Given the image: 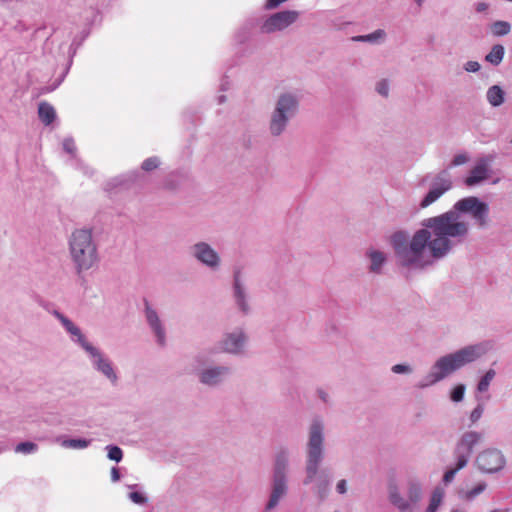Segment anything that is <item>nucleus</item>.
Returning <instances> with one entry per match:
<instances>
[{
	"mask_svg": "<svg viewBox=\"0 0 512 512\" xmlns=\"http://www.w3.org/2000/svg\"><path fill=\"white\" fill-rule=\"evenodd\" d=\"M486 97L491 106L498 107L505 101V92L499 85H493L487 90Z\"/></svg>",
	"mask_w": 512,
	"mask_h": 512,
	"instance_id": "412c9836",
	"label": "nucleus"
},
{
	"mask_svg": "<svg viewBox=\"0 0 512 512\" xmlns=\"http://www.w3.org/2000/svg\"><path fill=\"white\" fill-rule=\"evenodd\" d=\"M475 463L480 471L493 474L505 467L506 459L500 450L488 448L477 455Z\"/></svg>",
	"mask_w": 512,
	"mask_h": 512,
	"instance_id": "ddd939ff",
	"label": "nucleus"
},
{
	"mask_svg": "<svg viewBox=\"0 0 512 512\" xmlns=\"http://www.w3.org/2000/svg\"><path fill=\"white\" fill-rule=\"evenodd\" d=\"M421 0H418V4L420 3Z\"/></svg>",
	"mask_w": 512,
	"mask_h": 512,
	"instance_id": "603ef678",
	"label": "nucleus"
},
{
	"mask_svg": "<svg viewBox=\"0 0 512 512\" xmlns=\"http://www.w3.org/2000/svg\"><path fill=\"white\" fill-rule=\"evenodd\" d=\"M385 38L386 32L383 29H377L370 34L354 36L352 37V41L379 44L382 43L385 40Z\"/></svg>",
	"mask_w": 512,
	"mask_h": 512,
	"instance_id": "4be33fe9",
	"label": "nucleus"
},
{
	"mask_svg": "<svg viewBox=\"0 0 512 512\" xmlns=\"http://www.w3.org/2000/svg\"><path fill=\"white\" fill-rule=\"evenodd\" d=\"M291 453L287 447H280L274 457L270 474L268 500L264 512L275 510L289 493L291 475Z\"/></svg>",
	"mask_w": 512,
	"mask_h": 512,
	"instance_id": "39448f33",
	"label": "nucleus"
},
{
	"mask_svg": "<svg viewBox=\"0 0 512 512\" xmlns=\"http://www.w3.org/2000/svg\"><path fill=\"white\" fill-rule=\"evenodd\" d=\"M375 91L384 98L389 96L390 85L387 79L379 80L375 85Z\"/></svg>",
	"mask_w": 512,
	"mask_h": 512,
	"instance_id": "473e14b6",
	"label": "nucleus"
},
{
	"mask_svg": "<svg viewBox=\"0 0 512 512\" xmlns=\"http://www.w3.org/2000/svg\"><path fill=\"white\" fill-rule=\"evenodd\" d=\"M335 490L338 494L340 495H344L347 493V490H348V483H347V480L346 479H340L337 483H336V487H335Z\"/></svg>",
	"mask_w": 512,
	"mask_h": 512,
	"instance_id": "79ce46f5",
	"label": "nucleus"
},
{
	"mask_svg": "<svg viewBox=\"0 0 512 512\" xmlns=\"http://www.w3.org/2000/svg\"><path fill=\"white\" fill-rule=\"evenodd\" d=\"M445 492L441 487H436L432 493L430 504L426 510V512H436L442 500L444 498Z\"/></svg>",
	"mask_w": 512,
	"mask_h": 512,
	"instance_id": "a878e982",
	"label": "nucleus"
},
{
	"mask_svg": "<svg viewBox=\"0 0 512 512\" xmlns=\"http://www.w3.org/2000/svg\"><path fill=\"white\" fill-rule=\"evenodd\" d=\"M484 411L483 404H478L470 414V421L472 424L476 423L482 416Z\"/></svg>",
	"mask_w": 512,
	"mask_h": 512,
	"instance_id": "58836bf2",
	"label": "nucleus"
},
{
	"mask_svg": "<svg viewBox=\"0 0 512 512\" xmlns=\"http://www.w3.org/2000/svg\"><path fill=\"white\" fill-rule=\"evenodd\" d=\"M160 165V159L157 156H152L147 159H145L141 165V168L144 171H152L158 168Z\"/></svg>",
	"mask_w": 512,
	"mask_h": 512,
	"instance_id": "72a5a7b5",
	"label": "nucleus"
},
{
	"mask_svg": "<svg viewBox=\"0 0 512 512\" xmlns=\"http://www.w3.org/2000/svg\"><path fill=\"white\" fill-rule=\"evenodd\" d=\"M504 57V47L496 44L491 48V51L485 56V60L494 66H498Z\"/></svg>",
	"mask_w": 512,
	"mask_h": 512,
	"instance_id": "393cba45",
	"label": "nucleus"
},
{
	"mask_svg": "<svg viewBox=\"0 0 512 512\" xmlns=\"http://www.w3.org/2000/svg\"><path fill=\"white\" fill-rule=\"evenodd\" d=\"M365 258L369 262L367 266L369 273L374 275H382L384 273V267L388 262L387 253L374 247H369L365 251Z\"/></svg>",
	"mask_w": 512,
	"mask_h": 512,
	"instance_id": "aec40b11",
	"label": "nucleus"
},
{
	"mask_svg": "<svg viewBox=\"0 0 512 512\" xmlns=\"http://www.w3.org/2000/svg\"><path fill=\"white\" fill-rule=\"evenodd\" d=\"M193 366L198 382L209 389L223 386L232 374L229 365L209 363L205 353L195 355Z\"/></svg>",
	"mask_w": 512,
	"mask_h": 512,
	"instance_id": "1a4fd4ad",
	"label": "nucleus"
},
{
	"mask_svg": "<svg viewBox=\"0 0 512 512\" xmlns=\"http://www.w3.org/2000/svg\"><path fill=\"white\" fill-rule=\"evenodd\" d=\"M63 149L71 155H73L75 153L76 146H75V142H74L73 138H65L63 140Z\"/></svg>",
	"mask_w": 512,
	"mask_h": 512,
	"instance_id": "ea45409f",
	"label": "nucleus"
},
{
	"mask_svg": "<svg viewBox=\"0 0 512 512\" xmlns=\"http://www.w3.org/2000/svg\"><path fill=\"white\" fill-rule=\"evenodd\" d=\"M389 243L397 268L407 279L412 278L416 269V232L397 230L390 235Z\"/></svg>",
	"mask_w": 512,
	"mask_h": 512,
	"instance_id": "0eeeda50",
	"label": "nucleus"
},
{
	"mask_svg": "<svg viewBox=\"0 0 512 512\" xmlns=\"http://www.w3.org/2000/svg\"><path fill=\"white\" fill-rule=\"evenodd\" d=\"M461 214L470 215L480 229L489 225V205L476 196L462 198L451 210L425 219L421 224L426 229L418 230V268L432 263L422 260L426 252L434 260H439L454 246L466 241L470 225L461 218Z\"/></svg>",
	"mask_w": 512,
	"mask_h": 512,
	"instance_id": "f257e3e1",
	"label": "nucleus"
},
{
	"mask_svg": "<svg viewBox=\"0 0 512 512\" xmlns=\"http://www.w3.org/2000/svg\"><path fill=\"white\" fill-rule=\"evenodd\" d=\"M326 458L325 422L315 416L307 427L304 445V478L303 485L314 484V493L320 500L329 494L330 479L322 469Z\"/></svg>",
	"mask_w": 512,
	"mask_h": 512,
	"instance_id": "f03ea898",
	"label": "nucleus"
},
{
	"mask_svg": "<svg viewBox=\"0 0 512 512\" xmlns=\"http://www.w3.org/2000/svg\"><path fill=\"white\" fill-rule=\"evenodd\" d=\"M451 188L452 181L448 177L442 175L437 176L432 183L430 190L421 200L419 206L421 208H427Z\"/></svg>",
	"mask_w": 512,
	"mask_h": 512,
	"instance_id": "6ab92c4d",
	"label": "nucleus"
},
{
	"mask_svg": "<svg viewBox=\"0 0 512 512\" xmlns=\"http://www.w3.org/2000/svg\"><path fill=\"white\" fill-rule=\"evenodd\" d=\"M391 371L395 374L410 375L414 372V368L409 364H395L391 367Z\"/></svg>",
	"mask_w": 512,
	"mask_h": 512,
	"instance_id": "f704fd0d",
	"label": "nucleus"
},
{
	"mask_svg": "<svg viewBox=\"0 0 512 512\" xmlns=\"http://www.w3.org/2000/svg\"><path fill=\"white\" fill-rule=\"evenodd\" d=\"M300 17L296 10H282L267 16L260 25L262 34L282 32L293 25Z\"/></svg>",
	"mask_w": 512,
	"mask_h": 512,
	"instance_id": "9b49d317",
	"label": "nucleus"
},
{
	"mask_svg": "<svg viewBox=\"0 0 512 512\" xmlns=\"http://www.w3.org/2000/svg\"><path fill=\"white\" fill-rule=\"evenodd\" d=\"M39 119L45 124L50 125L56 118V112L52 105L47 102H41L38 107Z\"/></svg>",
	"mask_w": 512,
	"mask_h": 512,
	"instance_id": "5701e85b",
	"label": "nucleus"
},
{
	"mask_svg": "<svg viewBox=\"0 0 512 512\" xmlns=\"http://www.w3.org/2000/svg\"><path fill=\"white\" fill-rule=\"evenodd\" d=\"M38 449V446L33 442H21L15 447V452L17 453H23V454H31L36 452Z\"/></svg>",
	"mask_w": 512,
	"mask_h": 512,
	"instance_id": "2f4dec72",
	"label": "nucleus"
},
{
	"mask_svg": "<svg viewBox=\"0 0 512 512\" xmlns=\"http://www.w3.org/2000/svg\"><path fill=\"white\" fill-rule=\"evenodd\" d=\"M69 258L74 272L81 275L100 261L98 245L91 228H80L72 231L68 238Z\"/></svg>",
	"mask_w": 512,
	"mask_h": 512,
	"instance_id": "20e7f679",
	"label": "nucleus"
},
{
	"mask_svg": "<svg viewBox=\"0 0 512 512\" xmlns=\"http://www.w3.org/2000/svg\"><path fill=\"white\" fill-rule=\"evenodd\" d=\"M491 161L492 157L479 158L470 170V174L465 178L464 184L468 187H473L489 179L491 175Z\"/></svg>",
	"mask_w": 512,
	"mask_h": 512,
	"instance_id": "a211bd4d",
	"label": "nucleus"
},
{
	"mask_svg": "<svg viewBox=\"0 0 512 512\" xmlns=\"http://www.w3.org/2000/svg\"><path fill=\"white\" fill-rule=\"evenodd\" d=\"M388 498L399 512H415V495L412 489L407 494H402L396 485L390 484Z\"/></svg>",
	"mask_w": 512,
	"mask_h": 512,
	"instance_id": "f3484780",
	"label": "nucleus"
},
{
	"mask_svg": "<svg viewBox=\"0 0 512 512\" xmlns=\"http://www.w3.org/2000/svg\"><path fill=\"white\" fill-rule=\"evenodd\" d=\"M287 1L288 0H266L263 7L265 10H274Z\"/></svg>",
	"mask_w": 512,
	"mask_h": 512,
	"instance_id": "a19ab883",
	"label": "nucleus"
},
{
	"mask_svg": "<svg viewBox=\"0 0 512 512\" xmlns=\"http://www.w3.org/2000/svg\"><path fill=\"white\" fill-rule=\"evenodd\" d=\"M511 143H512V138H511Z\"/></svg>",
	"mask_w": 512,
	"mask_h": 512,
	"instance_id": "864d4df0",
	"label": "nucleus"
},
{
	"mask_svg": "<svg viewBox=\"0 0 512 512\" xmlns=\"http://www.w3.org/2000/svg\"><path fill=\"white\" fill-rule=\"evenodd\" d=\"M91 441L87 439H64L61 441V446L69 449H84L90 445Z\"/></svg>",
	"mask_w": 512,
	"mask_h": 512,
	"instance_id": "cd10ccee",
	"label": "nucleus"
},
{
	"mask_svg": "<svg viewBox=\"0 0 512 512\" xmlns=\"http://www.w3.org/2000/svg\"><path fill=\"white\" fill-rule=\"evenodd\" d=\"M248 335L245 330L241 327L235 328L233 331L226 333L221 342L220 346L223 352L230 355H243L245 348L248 343Z\"/></svg>",
	"mask_w": 512,
	"mask_h": 512,
	"instance_id": "2eb2a0df",
	"label": "nucleus"
},
{
	"mask_svg": "<svg viewBox=\"0 0 512 512\" xmlns=\"http://www.w3.org/2000/svg\"><path fill=\"white\" fill-rule=\"evenodd\" d=\"M483 439V433L466 431L459 438L454 449V456L459 461V467H465L473 453L474 447Z\"/></svg>",
	"mask_w": 512,
	"mask_h": 512,
	"instance_id": "f8f14e48",
	"label": "nucleus"
},
{
	"mask_svg": "<svg viewBox=\"0 0 512 512\" xmlns=\"http://www.w3.org/2000/svg\"><path fill=\"white\" fill-rule=\"evenodd\" d=\"M238 39H239L240 42H244L246 40V35L241 36V37L238 36Z\"/></svg>",
	"mask_w": 512,
	"mask_h": 512,
	"instance_id": "09e8293b",
	"label": "nucleus"
},
{
	"mask_svg": "<svg viewBox=\"0 0 512 512\" xmlns=\"http://www.w3.org/2000/svg\"><path fill=\"white\" fill-rule=\"evenodd\" d=\"M105 449L107 450V457L109 460L115 462H120L122 460L123 451L120 447L116 445H107Z\"/></svg>",
	"mask_w": 512,
	"mask_h": 512,
	"instance_id": "7c9ffc66",
	"label": "nucleus"
},
{
	"mask_svg": "<svg viewBox=\"0 0 512 512\" xmlns=\"http://www.w3.org/2000/svg\"><path fill=\"white\" fill-rule=\"evenodd\" d=\"M50 313L61 323L62 327L70 335L71 340L87 353L93 369L102 374L112 384H116L118 376L111 359L98 347L90 343L81 329L67 316L56 309L50 311Z\"/></svg>",
	"mask_w": 512,
	"mask_h": 512,
	"instance_id": "7ed1b4c3",
	"label": "nucleus"
},
{
	"mask_svg": "<svg viewBox=\"0 0 512 512\" xmlns=\"http://www.w3.org/2000/svg\"><path fill=\"white\" fill-rule=\"evenodd\" d=\"M226 96L225 95H220L218 98H217V102L218 104H223L224 102H226Z\"/></svg>",
	"mask_w": 512,
	"mask_h": 512,
	"instance_id": "de8ad7c7",
	"label": "nucleus"
},
{
	"mask_svg": "<svg viewBox=\"0 0 512 512\" xmlns=\"http://www.w3.org/2000/svg\"><path fill=\"white\" fill-rule=\"evenodd\" d=\"M470 160V157L467 153H460L454 156L451 161L452 166H460L467 163Z\"/></svg>",
	"mask_w": 512,
	"mask_h": 512,
	"instance_id": "4c0bfd02",
	"label": "nucleus"
},
{
	"mask_svg": "<svg viewBox=\"0 0 512 512\" xmlns=\"http://www.w3.org/2000/svg\"><path fill=\"white\" fill-rule=\"evenodd\" d=\"M491 512H502V511L495 509V510H492Z\"/></svg>",
	"mask_w": 512,
	"mask_h": 512,
	"instance_id": "3c124183",
	"label": "nucleus"
},
{
	"mask_svg": "<svg viewBox=\"0 0 512 512\" xmlns=\"http://www.w3.org/2000/svg\"><path fill=\"white\" fill-rule=\"evenodd\" d=\"M120 472L117 467H112L111 469V480L112 482H118L120 480Z\"/></svg>",
	"mask_w": 512,
	"mask_h": 512,
	"instance_id": "c03bdc74",
	"label": "nucleus"
},
{
	"mask_svg": "<svg viewBox=\"0 0 512 512\" xmlns=\"http://www.w3.org/2000/svg\"><path fill=\"white\" fill-rule=\"evenodd\" d=\"M484 353L485 349L482 345H470L439 358L421 386L426 387L443 380L464 365L477 360Z\"/></svg>",
	"mask_w": 512,
	"mask_h": 512,
	"instance_id": "423d86ee",
	"label": "nucleus"
},
{
	"mask_svg": "<svg viewBox=\"0 0 512 512\" xmlns=\"http://www.w3.org/2000/svg\"><path fill=\"white\" fill-rule=\"evenodd\" d=\"M317 394H318V397L324 402V403H327L328 400H329V395L327 392H325L324 390H318L317 391Z\"/></svg>",
	"mask_w": 512,
	"mask_h": 512,
	"instance_id": "49530a36",
	"label": "nucleus"
},
{
	"mask_svg": "<svg viewBox=\"0 0 512 512\" xmlns=\"http://www.w3.org/2000/svg\"><path fill=\"white\" fill-rule=\"evenodd\" d=\"M489 5L485 2H479L476 4L475 9L477 12H484L488 9Z\"/></svg>",
	"mask_w": 512,
	"mask_h": 512,
	"instance_id": "a18cd8bd",
	"label": "nucleus"
},
{
	"mask_svg": "<svg viewBox=\"0 0 512 512\" xmlns=\"http://www.w3.org/2000/svg\"><path fill=\"white\" fill-rule=\"evenodd\" d=\"M495 375H496L495 370L489 369L485 373V375L480 379V381L477 385V390L479 392H486L489 388L491 381L494 379Z\"/></svg>",
	"mask_w": 512,
	"mask_h": 512,
	"instance_id": "c756f323",
	"label": "nucleus"
},
{
	"mask_svg": "<svg viewBox=\"0 0 512 512\" xmlns=\"http://www.w3.org/2000/svg\"><path fill=\"white\" fill-rule=\"evenodd\" d=\"M232 296L237 309L247 315L250 312L249 294L242 269L239 267L233 270Z\"/></svg>",
	"mask_w": 512,
	"mask_h": 512,
	"instance_id": "4468645a",
	"label": "nucleus"
},
{
	"mask_svg": "<svg viewBox=\"0 0 512 512\" xmlns=\"http://www.w3.org/2000/svg\"><path fill=\"white\" fill-rule=\"evenodd\" d=\"M144 316L158 346H166V330L157 310L147 301H144Z\"/></svg>",
	"mask_w": 512,
	"mask_h": 512,
	"instance_id": "dca6fc26",
	"label": "nucleus"
},
{
	"mask_svg": "<svg viewBox=\"0 0 512 512\" xmlns=\"http://www.w3.org/2000/svg\"><path fill=\"white\" fill-rule=\"evenodd\" d=\"M464 393H465V385L464 384H459L457 385L451 392V400L454 401V402H460L463 400V397H464Z\"/></svg>",
	"mask_w": 512,
	"mask_h": 512,
	"instance_id": "e433bc0d",
	"label": "nucleus"
},
{
	"mask_svg": "<svg viewBox=\"0 0 512 512\" xmlns=\"http://www.w3.org/2000/svg\"><path fill=\"white\" fill-rule=\"evenodd\" d=\"M464 69L467 72H477L480 69V64L477 61H468L465 64Z\"/></svg>",
	"mask_w": 512,
	"mask_h": 512,
	"instance_id": "37998d69",
	"label": "nucleus"
},
{
	"mask_svg": "<svg viewBox=\"0 0 512 512\" xmlns=\"http://www.w3.org/2000/svg\"><path fill=\"white\" fill-rule=\"evenodd\" d=\"M127 487L129 489H133V491L129 492L127 495L128 499L132 503H134L136 505H140V506H144L148 503L149 498L146 495V493L142 492V491L135 490L137 488H140V486L138 484L127 485Z\"/></svg>",
	"mask_w": 512,
	"mask_h": 512,
	"instance_id": "b1692460",
	"label": "nucleus"
},
{
	"mask_svg": "<svg viewBox=\"0 0 512 512\" xmlns=\"http://www.w3.org/2000/svg\"><path fill=\"white\" fill-rule=\"evenodd\" d=\"M486 487L487 484L485 482H480L471 490L460 492V497L466 501H472L477 495L482 493Z\"/></svg>",
	"mask_w": 512,
	"mask_h": 512,
	"instance_id": "c85d7f7f",
	"label": "nucleus"
},
{
	"mask_svg": "<svg viewBox=\"0 0 512 512\" xmlns=\"http://www.w3.org/2000/svg\"><path fill=\"white\" fill-rule=\"evenodd\" d=\"M451 512H462V511H460L458 509H453Z\"/></svg>",
	"mask_w": 512,
	"mask_h": 512,
	"instance_id": "8fccbe9b",
	"label": "nucleus"
},
{
	"mask_svg": "<svg viewBox=\"0 0 512 512\" xmlns=\"http://www.w3.org/2000/svg\"><path fill=\"white\" fill-rule=\"evenodd\" d=\"M491 32L494 36H504L510 33L511 25L507 21H495L490 26Z\"/></svg>",
	"mask_w": 512,
	"mask_h": 512,
	"instance_id": "bb28decb",
	"label": "nucleus"
},
{
	"mask_svg": "<svg viewBox=\"0 0 512 512\" xmlns=\"http://www.w3.org/2000/svg\"><path fill=\"white\" fill-rule=\"evenodd\" d=\"M299 104V97L293 92L278 95L268 122V131L272 137H280L286 132L290 121L298 113Z\"/></svg>",
	"mask_w": 512,
	"mask_h": 512,
	"instance_id": "6e6552de",
	"label": "nucleus"
},
{
	"mask_svg": "<svg viewBox=\"0 0 512 512\" xmlns=\"http://www.w3.org/2000/svg\"><path fill=\"white\" fill-rule=\"evenodd\" d=\"M189 255L200 265L210 271H218L222 264V259L218 251L206 241H197L188 249Z\"/></svg>",
	"mask_w": 512,
	"mask_h": 512,
	"instance_id": "9d476101",
	"label": "nucleus"
},
{
	"mask_svg": "<svg viewBox=\"0 0 512 512\" xmlns=\"http://www.w3.org/2000/svg\"><path fill=\"white\" fill-rule=\"evenodd\" d=\"M463 468H464V467H459V461H458V460H456V464H455V466H454L453 468L448 469V470L445 472V474H444V476H443V482H444L445 484H448V483L452 482V481H453V479H454V477H455V475H456V473H457L459 470L463 469Z\"/></svg>",
	"mask_w": 512,
	"mask_h": 512,
	"instance_id": "c9c22d12",
	"label": "nucleus"
}]
</instances>
